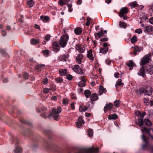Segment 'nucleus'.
Masks as SVG:
<instances>
[{
    "label": "nucleus",
    "mask_w": 153,
    "mask_h": 153,
    "mask_svg": "<svg viewBox=\"0 0 153 153\" xmlns=\"http://www.w3.org/2000/svg\"><path fill=\"white\" fill-rule=\"evenodd\" d=\"M50 35L49 34H48L44 37V39L45 40H46L47 41H48L50 39Z\"/></svg>",
    "instance_id": "09e8293b"
},
{
    "label": "nucleus",
    "mask_w": 153,
    "mask_h": 153,
    "mask_svg": "<svg viewBox=\"0 0 153 153\" xmlns=\"http://www.w3.org/2000/svg\"><path fill=\"white\" fill-rule=\"evenodd\" d=\"M145 124L146 125L149 126L151 125V123L148 119H145Z\"/></svg>",
    "instance_id": "ea45409f"
},
{
    "label": "nucleus",
    "mask_w": 153,
    "mask_h": 153,
    "mask_svg": "<svg viewBox=\"0 0 153 153\" xmlns=\"http://www.w3.org/2000/svg\"><path fill=\"white\" fill-rule=\"evenodd\" d=\"M129 4L132 8L138 6V5L137 4V1H134L133 2L131 3H129Z\"/></svg>",
    "instance_id": "2f4dec72"
},
{
    "label": "nucleus",
    "mask_w": 153,
    "mask_h": 153,
    "mask_svg": "<svg viewBox=\"0 0 153 153\" xmlns=\"http://www.w3.org/2000/svg\"><path fill=\"white\" fill-rule=\"evenodd\" d=\"M88 135L90 137H91L93 135V131L91 129H89L88 130Z\"/></svg>",
    "instance_id": "c03bdc74"
},
{
    "label": "nucleus",
    "mask_w": 153,
    "mask_h": 153,
    "mask_svg": "<svg viewBox=\"0 0 153 153\" xmlns=\"http://www.w3.org/2000/svg\"><path fill=\"white\" fill-rule=\"evenodd\" d=\"M82 32V29L79 27H77L74 30V32L76 35H79Z\"/></svg>",
    "instance_id": "bb28decb"
},
{
    "label": "nucleus",
    "mask_w": 153,
    "mask_h": 153,
    "mask_svg": "<svg viewBox=\"0 0 153 153\" xmlns=\"http://www.w3.org/2000/svg\"><path fill=\"white\" fill-rule=\"evenodd\" d=\"M1 32L2 33V35L3 36H5L6 35L7 33L5 32V31L4 30H1Z\"/></svg>",
    "instance_id": "6e6d98bb"
},
{
    "label": "nucleus",
    "mask_w": 153,
    "mask_h": 153,
    "mask_svg": "<svg viewBox=\"0 0 153 153\" xmlns=\"http://www.w3.org/2000/svg\"><path fill=\"white\" fill-rule=\"evenodd\" d=\"M23 77L25 79H27L28 77V73H25L23 75Z\"/></svg>",
    "instance_id": "864d4df0"
},
{
    "label": "nucleus",
    "mask_w": 153,
    "mask_h": 153,
    "mask_svg": "<svg viewBox=\"0 0 153 153\" xmlns=\"http://www.w3.org/2000/svg\"><path fill=\"white\" fill-rule=\"evenodd\" d=\"M74 103H72L71 104V108L73 109H75V107H74Z\"/></svg>",
    "instance_id": "774afa93"
},
{
    "label": "nucleus",
    "mask_w": 153,
    "mask_h": 153,
    "mask_svg": "<svg viewBox=\"0 0 153 153\" xmlns=\"http://www.w3.org/2000/svg\"><path fill=\"white\" fill-rule=\"evenodd\" d=\"M73 70L77 74H83L82 69L78 65H74L73 68Z\"/></svg>",
    "instance_id": "0eeeda50"
},
{
    "label": "nucleus",
    "mask_w": 153,
    "mask_h": 153,
    "mask_svg": "<svg viewBox=\"0 0 153 153\" xmlns=\"http://www.w3.org/2000/svg\"><path fill=\"white\" fill-rule=\"evenodd\" d=\"M34 27L36 29H40V26L36 24H35Z\"/></svg>",
    "instance_id": "69168bd1"
},
{
    "label": "nucleus",
    "mask_w": 153,
    "mask_h": 153,
    "mask_svg": "<svg viewBox=\"0 0 153 153\" xmlns=\"http://www.w3.org/2000/svg\"><path fill=\"white\" fill-rule=\"evenodd\" d=\"M143 101L144 103L147 105H149V103L148 102L149 101V100L146 98H144L143 99Z\"/></svg>",
    "instance_id": "de8ad7c7"
},
{
    "label": "nucleus",
    "mask_w": 153,
    "mask_h": 153,
    "mask_svg": "<svg viewBox=\"0 0 153 153\" xmlns=\"http://www.w3.org/2000/svg\"><path fill=\"white\" fill-rule=\"evenodd\" d=\"M73 78V76L70 74H68L66 75V78L69 80H71Z\"/></svg>",
    "instance_id": "8fccbe9b"
},
{
    "label": "nucleus",
    "mask_w": 153,
    "mask_h": 153,
    "mask_svg": "<svg viewBox=\"0 0 153 153\" xmlns=\"http://www.w3.org/2000/svg\"><path fill=\"white\" fill-rule=\"evenodd\" d=\"M49 51L47 50H44L42 51V52L44 54V55H46V56H48L49 55Z\"/></svg>",
    "instance_id": "a18cd8bd"
},
{
    "label": "nucleus",
    "mask_w": 153,
    "mask_h": 153,
    "mask_svg": "<svg viewBox=\"0 0 153 153\" xmlns=\"http://www.w3.org/2000/svg\"><path fill=\"white\" fill-rule=\"evenodd\" d=\"M128 11V9L126 7L122 8L120 11V12L118 14L119 16L120 17H121L124 16L125 14H127Z\"/></svg>",
    "instance_id": "6e6552de"
},
{
    "label": "nucleus",
    "mask_w": 153,
    "mask_h": 153,
    "mask_svg": "<svg viewBox=\"0 0 153 153\" xmlns=\"http://www.w3.org/2000/svg\"><path fill=\"white\" fill-rule=\"evenodd\" d=\"M44 66L45 65L43 64H38V65H35V68L36 70H38L42 67H44Z\"/></svg>",
    "instance_id": "79ce46f5"
},
{
    "label": "nucleus",
    "mask_w": 153,
    "mask_h": 153,
    "mask_svg": "<svg viewBox=\"0 0 153 153\" xmlns=\"http://www.w3.org/2000/svg\"><path fill=\"white\" fill-rule=\"evenodd\" d=\"M106 62L107 64L110 65L111 63V60H109L108 59H107L106 60Z\"/></svg>",
    "instance_id": "052dcab7"
},
{
    "label": "nucleus",
    "mask_w": 153,
    "mask_h": 153,
    "mask_svg": "<svg viewBox=\"0 0 153 153\" xmlns=\"http://www.w3.org/2000/svg\"><path fill=\"white\" fill-rule=\"evenodd\" d=\"M81 79L82 80L78 83V85L79 87H83L85 85V79L84 77H82Z\"/></svg>",
    "instance_id": "4468645a"
},
{
    "label": "nucleus",
    "mask_w": 153,
    "mask_h": 153,
    "mask_svg": "<svg viewBox=\"0 0 153 153\" xmlns=\"http://www.w3.org/2000/svg\"><path fill=\"white\" fill-rule=\"evenodd\" d=\"M40 19L43 22H47L49 19V18L47 16L44 17L43 16H40Z\"/></svg>",
    "instance_id": "473e14b6"
},
{
    "label": "nucleus",
    "mask_w": 153,
    "mask_h": 153,
    "mask_svg": "<svg viewBox=\"0 0 153 153\" xmlns=\"http://www.w3.org/2000/svg\"><path fill=\"white\" fill-rule=\"evenodd\" d=\"M62 111L61 108L60 107H58L56 109L53 108L52 109V112L51 113L49 117L52 116L54 119L55 120H58L59 117V114Z\"/></svg>",
    "instance_id": "f03ea898"
},
{
    "label": "nucleus",
    "mask_w": 153,
    "mask_h": 153,
    "mask_svg": "<svg viewBox=\"0 0 153 153\" xmlns=\"http://www.w3.org/2000/svg\"><path fill=\"white\" fill-rule=\"evenodd\" d=\"M69 36L68 35H63L59 40V43L61 46L62 48L65 47L68 42Z\"/></svg>",
    "instance_id": "7ed1b4c3"
},
{
    "label": "nucleus",
    "mask_w": 153,
    "mask_h": 153,
    "mask_svg": "<svg viewBox=\"0 0 153 153\" xmlns=\"http://www.w3.org/2000/svg\"><path fill=\"white\" fill-rule=\"evenodd\" d=\"M85 49H83L82 48H79L78 51L80 53H83Z\"/></svg>",
    "instance_id": "13d9d810"
},
{
    "label": "nucleus",
    "mask_w": 153,
    "mask_h": 153,
    "mask_svg": "<svg viewBox=\"0 0 153 153\" xmlns=\"http://www.w3.org/2000/svg\"><path fill=\"white\" fill-rule=\"evenodd\" d=\"M149 22L151 24H153V17L149 19Z\"/></svg>",
    "instance_id": "338daca9"
},
{
    "label": "nucleus",
    "mask_w": 153,
    "mask_h": 153,
    "mask_svg": "<svg viewBox=\"0 0 153 153\" xmlns=\"http://www.w3.org/2000/svg\"><path fill=\"white\" fill-rule=\"evenodd\" d=\"M87 109L88 107L86 106H84L83 107H82V106H80L79 111L80 112L85 111L87 110Z\"/></svg>",
    "instance_id": "72a5a7b5"
},
{
    "label": "nucleus",
    "mask_w": 153,
    "mask_h": 153,
    "mask_svg": "<svg viewBox=\"0 0 153 153\" xmlns=\"http://www.w3.org/2000/svg\"><path fill=\"white\" fill-rule=\"evenodd\" d=\"M135 115L137 116L138 117H141L142 118H143L144 116L146 115V113L145 112H140L139 111H137L135 112Z\"/></svg>",
    "instance_id": "dca6fc26"
},
{
    "label": "nucleus",
    "mask_w": 153,
    "mask_h": 153,
    "mask_svg": "<svg viewBox=\"0 0 153 153\" xmlns=\"http://www.w3.org/2000/svg\"><path fill=\"white\" fill-rule=\"evenodd\" d=\"M133 65V63L132 61H130L129 63L127 64V65L130 67H131Z\"/></svg>",
    "instance_id": "5fc2aeb1"
},
{
    "label": "nucleus",
    "mask_w": 153,
    "mask_h": 153,
    "mask_svg": "<svg viewBox=\"0 0 153 153\" xmlns=\"http://www.w3.org/2000/svg\"><path fill=\"white\" fill-rule=\"evenodd\" d=\"M71 98L72 99H76V97L74 94H71Z\"/></svg>",
    "instance_id": "bf43d9fd"
},
{
    "label": "nucleus",
    "mask_w": 153,
    "mask_h": 153,
    "mask_svg": "<svg viewBox=\"0 0 153 153\" xmlns=\"http://www.w3.org/2000/svg\"><path fill=\"white\" fill-rule=\"evenodd\" d=\"M82 0H77L76 1V4H77L80 5L82 3Z\"/></svg>",
    "instance_id": "e2e57ef3"
},
{
    "label": "nucleus",
    "mask_w": 153,
    "mask_h": 153,
    "mask_svg": "<svg viewBox=\"0 0 153 153\" xmlns=\"http://www.w3.org/2000/svg\"><path fill=\"white\" fill-rule=\"evenodd\" d=\"M119 26L121 27L125 28L126 27L127 25V24L125 22H120L119 23Z\"/></svg>",
    "instance_id": "c9c22d12"
},
{
    "label": "nucleus",
    "mask_w": 153,
    "mask_h": 153,
    "mask_svg": "<svg viewBox=\"0 0 153 153\" xmlns=\"http://www.w3.org/2000/svg\"><path fill=\"white\" fill-rule=\"evenodd\" d=\"M42 82L44 84H46L48 83V79L45 78L43 79L42 80Z\"/></svg>",
    "instance_id": "603ef678"
},
{
    "label": "nucleus",
    "mask_w": 153,
    "mask_h": 153,
    "mask_svg": "<svg viewBox=\"0 0 153 153\" xmlns=\"http://www.w3.org/2000/svg\"><path fill=\"white\" fill-rule=\"evenodd\" d=\"M146 70L149 74H152L153 73V66L150 65H147L146 66Z\"/></svg>",
    "instance_id": "1a4fd4ad"
},
{
    "label": "nucleus",
    "mask_w": 153,
    "mask_h": 153,
    "mask_svg": "<svg viewBox=\"0 0 153 153\" xmlns=\"http://www.w3.org/2000/svg\"><path fill=\"white\" fill-rule=\"evenodd\" d=\"M67 2H65V0H59L58 3L61 6H63L64 4H66Z\"/></svg>",
    "instance_id": "58836bf2"
},
{
    "label": "nucleus",
    "mask_w": 153,
    "mask_h": 153,
    "mask_svg": "<svg viewBox=\"0 0 153 153\" xmlns=\"http://www.w3.org/2000/svg\"><path fill=\"white\" fill-rule=\"evenodd\" d=\"M108 49L106 48H104L101 49L100 50V53L105 54L107 51Z\"/></svg>",
    "instance_id": "f704fd0d"
},
{
    "label": "nucleus",
    "mask_w": 153,
    "mask_h": 153,
    "mask_svg": "<svg viewBox=\"0 0 153 153\" xmlns=\"http://www.w3.org/2000/svg\"><path fill=\"white\" fill-rule=\"evenodd\" d=\"M69 56L68 54L62 55L59 56V59L62 61H66V59L68 58Z\"/></svg>",
    "instance_id": "a211bd4d"
},
{
    "label": "nucleus",
    "mask_w": 153,
    "mask_h": 153,
    "mask_svg": "<svg viewBox=\"0 0 153 153\" xmlns=\"http://www.w3.org/2000/svg\"><path fill=\"white\" fill-rule=\"evenodd\" d=\"M76 123L77 128H79L81 127L82 124H84V121L81 117H79V118L78 120Z\"/></svg>",
    "instance_id": "9d476101"
},
{
    "label": "nucleus",
    "mask_w": 153,
    "mask_h": 153,
    "mask_svg": "<svg viewBox=\"0 0 153 153\" xmlns=\"http://www.w3.org/2000/svg\"><path fill=\"white\" fill-rule=\"evenodd\" d=\"M106 92V89L103 86L100 85L99 88V93L100 95L102 94L103 93H105Z\"/></svg>",
    "instance_id": "6ab92c4d"
},
{
    "label": "nucleus",
    "mask_w": 153,
    "mask_h": 153,
    "mask_svg": "<svg viewBox=\"0 0 153 153\" xmlns=\"http://www.w3.org/2000/svg\"><path fill=\"white\" fill-rule=\"evenodd\" d=\"M143 140L145 144L142 146V148L143 150H146L151 152H153V146H150L148 144V137H146L144 134L142 136Z\"/></svg>",
    "instance_id": "f257e3e1"
},
{
    "label": "nucleus",
    "mask_w": 153,
    "mask_h": 153,
    "mask_svg": "<svg viewBox=\"0 0 153 153\" xmlns=\"http://www.w3.org/2000/svg\"><path fill=\"white\" fill-rule=\"evenodd\" d=\"M135 32L140 34L142 32V30L141 29H137L135 30Z\"/></svg>",
    "instance_id": "4d7b16f0"
},
{
    "label": "nucleus",
    "mask_w": 153,
    "mask_h": 153,
    "mask_svg": "<svg viewBox=\"0 0 153 153\" xmlns=\"http://www.w3.org/2000/svg\"><path fill=\"white\" fill-rule=\"evenodd\" d=\"M98 99V96L97 94L96 93H93L91 96L90 99L92 101H96Z\"/></svg>",
    "instance_id": "412c9836"
},
{
    "label": "nucleus",
    "mask_w": 153,
    "mask_h": 153,
    "mask_svg": "<svg viewBox=\"0 0 153 153\" xmlns=\"http://www.w3.org/2000/svg\"><path fill=\"white\" fill-rule=\"evenodd\" d=\"M134 49L135 51H136L140 52L142 51V48L141 47L136 46L134 47Z\"/></svg>",
    "instance_id": "4c0bfd02"
},
{
    "label": "nucleus",
    "mask_w": 153,
    "mask_h": 153,
    "mask_svg": "<svg viewBox=\"0 0 153 153\" xmlns=\"http://www.w3.org/2000/svg\"><path fill=\"white\" fill-rule=\"evenodd\" d=\"M85 97L86 98H89L91 95V93L89 90H86L84 92Z\"/></svg>",
    "instance_id": "cd10ccee"
},
{
    "label": "nucleus",
    "mask_w": 153,
    "mask_h": 153,
    "mask_svg": "<svg viewBox=\"0 0 153 153\" xmlns=\"http://www.w3.org/2000/svg\"><path fill=\"white\" fill-rule=\"evenodd\" d=\"M103 32L102 31H101L99 33H94V36L96 39H98V37L100 38L103 35Z\"/></svg>",
    "instance_id": "393cba45"
},
{
    "label": "nucleus",
    "mask_w": 153,
    "mask_h": 153,
    "mask_svg": "<svg viewBox=\"0 0 153 153\" xmlns=\"http://www.w3.org/2000/svg\"><path fill=\"white\" fill-rule=\"evenodd\" d=\"M114 103L115 107H118L120 103V100H116L114 102Z\"/></svg>",
    "instance_id": "e433bc0d"
},
{
    "label": "nucleus",
    "mask_w": 153,
    "mask_h": 153,
    "mask_svg": "<svg viewBox=\"0 0 153 153\" xmlns=\"http://www.w3.org/2000/svg\"><path fill=\"white\" fill-rule=\"evenodd\" d=\"M117 116L116 114H114L110 115L108 117L109 119L115 120L117 118Z\"/></svg>",
    "instance_id": "c756f323"
},
{
    "label": "nucleus",
    "mask_w": 153,
    "mask_h": 153,
    "mask_svg": "<svg viewBox=\"0 0 153 153\" xmlns=\"http://www.w3.org/2000/svg\"><path fill=\"white\" fill-rule=\"evenodd\" d=\"M59 73L61 76H64L67 74V70L66 69H62L59 70Z\"/></svg>",
    "instance_id": "a878e982"
},
{
    "label": "nucleus",
    "mask_w": 153,
    "mask_h": 153,
    "mask_svg": "<svg viewBox=\"0 0 153 153\" xmlns=\"http://www.w3.org/2000/svg\"><path fill=\"white\" fill-rule=\"evenodd\" d=\"M145 28L144 31L145 32H150L153 31V27L151 25L146 26L145 27Z\"/></svg>",
    "instance_id": "4be33fe9"
},
{
    "label": "nucleus",
    "mask_w": 153,
    "mask_h": 153,
    "mask_svg": "<svg viewBox=\"0 0 153 153\" xmlns=\"http://www.w3.org/2000/svg\"><path fill=\"white\" fill-rule=\"evenodd\" d=\"M151 54L149 53L142 58L141 59L140 65L144 66L145 64L151 61Z\"/></svg>",
    "instance_id": "20e7f679"
},
{
    "label": "nucleus",
    "mask_w": 153,
    "mask_h": 153,
    "mask_svg": "<svg viewBox=\"0 0 153 153\" xmlns=\"http://www.w3.org/2000/svg\"><path fill=\"white\" fill-rule=\"evenodd\" d=\"M123 85L124 83L122 82V80L120 79H119L117 81L115 87L117 88L118 86H123Z\"/></svg>",
    "instance_id": "b1692460"
},
{
    "label": "nucleus",
    "mask_w": 153,
    "mask_h": 153,
    "mask_svg": "<svg viewBox=\"0 0 153 153\" xmlns=\"http://www.w3.org/2000/svg\"><path fill=\"white\" fill-rule=\"evenodd\" d=\"M141 131L143 133H147L152 139H153V129L152 128H150L148 129L145 127L141 129Z\"/></svg>",
    "instance_id": "39448f33"
},
{
    "label": "nucleus",
    "mask_w": 153,
    "mask_h": 153,
    "mask_svg": "<svg viewBox=\"0 0 153 153\" xmlns=\"http://www.w3.org/2000/svg\"><path fill=\"white\" fill-rule=\"evenodd\" d=\"M39 41L36 39H31L30 43L32 45H36L39 43Z\"/></svg>",
    "instance_id": "c85d7f7f"
},
{
    "label": "nucleus",
    "mask_w": 153,
    "mask_h": 153,
    "mask_svg": "<svg viewBox=\"0 0 153 153\" xmlns=\"http://www.w3.org/2000/svg\"><path fill=\"white\" fill-rule=\"evenodd\" d=\"M140 92L141 93H144L145 95L150 96L152 94V88L150 87H147L145 89H140Z\"/></svg>",
    "instance_id": "423d86ee"
},
{
    "label": "nucleus",
    "mask_w": 153,
    "mask_h": 153,
    "mask_svg": "<svg viewBox=\"0 0 153 153\" xmlns=\"http://www.w3.org/2000/svg\"><path fill=\"white\" fill-rule=\"evenodd\" d=\"M142 119H137L135 120V123L136 124L139 125V126H141L143 125L144 123L143 120Z\"/></svg>",
    "instance_id": "aec40b11"
},
{
    "label": "nucleus",
    "mask_w": 153,
    "mask_h": 153,
    "mask_svg": "<svg viewBox=\"0 0 153 153\" xmlns=\"http://www.w3.org/2000/svg\"><path fill=\"white\" fill-rule=\"evenodd\" d=\"M53 48V49L56 50L57 51H59L60 49V47L58 44L57 41H55L53 42L52 44Z\"/></svg>",
    "instance_id": "2eb2a0df"
},
{
    "label": "nucleus",
    "mask_w": 153,
    "mask_h": 153,
    "mask_svg": "<svg viewBox=\"0 0 153 153\" xmlns=\"http://www.w3.org/2000/svg\"><path fill=\"white\" fill-rule=\"evenodd\" d=\"M119 73H115L114 74V77H115L116 78H117L118 77V75H119Z\"/></svg>",
    "instance_id": "0e129e2a"
},
{
    "label": "nucleus",
    "mask_w": 153,
    "mask_h": 153,
    "mask_svg": "<svg viewBox=\"0 0 153 153\" xmlns=\"http://www.w3.org/2000/svg\"><path fill=\"white\" fill-rule=\"evenodd\" d=\"M62 103L64 105H66L68 104V100L67 99H63Z\"/></svg>",
    "instance_id": "49530a36"
},
{
    "label": "nucleus",
    "mask_w": 153,
    "mask_h": 153,
    "mask_svg": "<svg viewBox=\"0 0 153 153\" xmlns=\"http://www.w3.org/2000/svg\"><path fill=\"white\" fill-rule=\"evenodd\" d=\"M113 105L111 103H109L108 104L106 105L104 107V112H106L108 111L111 110Z\"/></svg>",
    "instance_id": "f8f14e48"
},
{
    "label": "nucleus",
    "mask_w": 153,
    "mask_h": 153,
    "mask_svg": "<svg viewBox=\"0 0 153 153\" xmlns=\"http://www.w3.org/2000/svg\"><path fill=\"white\" fill-rule=\"evenodd\" d=\"M56 82L58 83H61L63 82V79L60 77H58L55 79Z\"/></svg>",
    "instance_id": "a19ab883"
},
{
    "label": "nucleus",
    "mask_w": 153,
    "mask_h": 153,
    "mask_svg": "<svg viewBox=\"0 0 153 153\" xmlns=\"http://www.w3.org/2000/svg\"><path fill=\"white\" fill-rule=\"evenodd\" d=\"M83 57V55L81 53L78 54L76 57V60L77 62L79 64L81 63V60Z\"/></svg>",
    "instance_id": "f3484780"
},
{
    "label": "nucleus",
    "mask_w": 153,
    "mask_h": 153,
    "mask_svg": "<svg viewBox=\"0 0 153 153\" xmlns=\"http://www.w3.org/2000/svg\"><path fill=\"white\" fill-rule=\"evenodd\" d=\"M50 89L48 88H46L43 89V92L44 94L48 93Z\"/></svg>",
    "instance_id": "3c124183"
},
{
    "label": "nucleus",
    "mask_w": 153,
    "mask_h": 153,
    "mask_svg": "<svg viewBox=\"0 0 153 153\" xmlns=\"http://www.w3.org/2000/svg\"><path fill=\"white\" fill-rule=\"evenodd\" d=\"M27 3L29 7H32L34 4L33 0H28L27 2Z\"/></svg>",
    "instance_id": "7c9ffc66"
},
{
    "label": "nucleus",
    "mask_w": 153,
    "mask_h": 153,
    "mask_svg": "<svg viewBox=\"0 0 153 153\" xmlns=\"http://www.w3.org/2000/svg\"><path fill=\"white\" fill-rule=\"evenodd\" d=\"M100 41L101 42H106L108 41V39L106 38H104L100 39Z\"/></svg>",
    "instance_id": "680f3d73"
},
{
    "label": "nucleus",
    "mask_w": 153,
    "mask_h": 153,
    "mask_svg": "<svg viewBox=\"0 0 153 153\" xmlns=\"http://www.w3.org/2000/svg\"><path fill=\"white\" fill-rule=\"evenodd\" d=\"M144 66H142L141 67L140 70L138 73V75L141 76L143 77H144L146 76L145 71L144 68Z\"/></svg>",
    "instance_id": "ddd939ff"
},
{
    "label": "nucleus",
    "mask_w": 153,
    "mask_h": 153,
    "mask_svg": "<svg viewBox=\"0 0 153 153\" xmlns=\"http://www.w3.org/2000/svg\"><path fill=\"white\" fill-rule=\"evenodd\" d=\"M87 57L88 58L89 60L93 61L94 60L93 55L92 54V50L91 49L90 50L88 51L87 54Z\"/></svg>",
    "instance_id": "9b49d317"
},
{
    "label": "nucleus",
    "mask_w": 153,
    "mask_h": 153,
    "mask_svg": "<svg viewBox=\"0 0 153 153\" xmlns=\"http://www.w3.org/2000/svg\"><path fill=\"white\" fill-rule=\"evenodd\" d=\"M137 37L136 36H133L131 39V40L132 43H135L137 40Z\"/></svg>",
    "instance_id": "37998d69"
},
{
    "label": "nucleus",
    "mask_w": 153,
    "mask_h": 153,
    "mask_svg": "<svg viewBox=\"0 0 153 153\" xmlns=\"http://www.w3.org/2000/svg\"><path fill=\"white\" fill-rule=\"evenodd\" d=\"M14 152L15 153H22V149L20 146H16L15 149L14 150Z\"/></svg>",
    "instance_id": "5701e85b"
}]
</instances>
